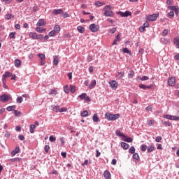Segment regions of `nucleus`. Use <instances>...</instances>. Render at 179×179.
Masks as SVG:
<instances>
[{"label":"nucleus","instance_id":"f704fd0d","mask_svg":"<svg viewBox=\"0 0 179 179\" xmlns=\"http://www.w3.org/2000/svg\"><path fill=\"white\" fill-rule=\"evenodd\" d=\"M161 41L163 43V44H170V41H169L168 39H166L164 38H162L161 39Z\"/></svg>","mask_w":179,"mask_h":179},{"label":"nucleus","instance_id":"774afa93","mask_svg":"<svg viewBox=\"0 0 179 179\" xmlns=\"http://www.w3.org/2000/svg\"><path fill=\"white\" fill-rule=\"evenodd\" d=\"M174 59H175L176 61H179V54L175 55Z\"/></svg>","mask_w":179,"mask_h":179},{"label":"nucleus","instance_id":"864d4df0","mask_svg":"<svg viewBox=\"0 0 179 179\" xmlns=\"http://www.w3.org/2000/svg\"><path fill=\"white\" fill-rule=\"evenodd\" d=\"M54 36H55V31H51L50 32H49V36L50 37H54Z\"/></svg>","mask_w":179,"mask_h":179},{"label":"nucleus","instance_id":"680f3d73","mask_svg":"<svg viewBox=\"0 0 179 179\" xmlns=\"http://www.w3.org/2000/svg\"><path fill=\"white\" fill-rule=\"evenodd\" d=\"M115 31H117V29L116 28H112L110 29L109 33H111V34H114Z\"/></svg>","mask_w":179,"mask_h":179},{"label":"nucleus","instance_id":"2eb2a0df","mask_svg":"<svg viewBox=\"0 0 179 179\" xmlns=\"http://www.w3.org/2000/svg\"><path fill=\"white\" fill-rule=\"evenodd\" d=\"M22 158L16 157V158H12L9 159V162H11L12 163H17L19 162H21Z\"/></svg>","mask_w":179,"mask_h":179},{"label":"nucleus","instance_id":"c9c22d12","mask_svg":"<svg viewBox=\"0 0 179 179\" xmlns=\"http://www.w3.org/2000/svg\"><path fill=\"white\" fill-rule=\"evenodd\" d=\"M129 153H131V155H134V153H135V147L131 146V147L129 149Z\"/></svg>","mask_w":179,"mask_h":179},{"label":"nucleus","instance_id":"6e6d98bb","mask_svg":"<svg viewBox=\"0 0 179 179\" xmlns=\"http://www.w3.org/2000/svg\"><path fill=\"white\" fill-rule=\"evenodd\" d=\"M64 91L68 94L69 93V90L68 89V85L64 87Z\"/></svg>","mask_w":179,"mask_h":179},{"label":"nucleus","instance_id":"9b49d317","mask_svg":"<svg viewBox=\"0 0 179 179\" xmlns=\"http://www.w3.org/2000/svg\"><path fill=\"white\" fill-rule=\"evenodd\" d=\"M104 16L113 17L114 16V13L111 10H106L104 12Z\"/></svg>","mask_w":179,"mask_h":179},{"label":"nucleus","instance_id":"58836bf2","mask_svg":"<svg viewBox=\"0 0 179 179\" xmlns=\"http://www.w3.org/2000/svg\"><path fill=\"white\" fill-rule=\"evenodd\" d=\"M49 94H53V96H57L58 94V92L55 90H50V92Z\"/></svg>","mask_w":179,"mask_h":179},{"label":"nucleus","instance_id":"72a5a7b5","mask_svg":"<svg viewBox=\"0 0 179 179\" xmlns=\"http://www.w3.org/2000/svg\"><path fill=\"white\" fill-rule=\"evenodd\" d=\"M81 117H87L89 115V112L87 110H84L80 114Z\"/></svg>","mask_w":179,"mask_h":179},{"label":"nucleus","instance_id":"a19ab883","mask_svg":"<svg viewBox=\"0 0 179 179\" xmlns=\"http://www.w3.org/2000/svg\"><path fill=\"white\" fill-rule=\"evenodd\" d=\"M86 96H87L86 93H83L82 94L79 95L78 97H80V100H84Z\"/></svg>","mask_w":179,"mask_h":179},{"label":"nucleus","instance_id":"412c9836","mask_svg":"<svg viewBox=\"0 0 179 179\" xmlns=\"http://www.w3.org/2000/svg\"><path fill=\"white\" fill-rule=\"evenodd\" d=\"M51 107L53 111H55L56 113H59V106L53 105Z\"/></svg>","mask_w":179,"mask_h":179},{"label":"nucleus","instance_id":"bf43d9fd","mask_svg":"<svg viewBox=\"0 0 179 179\" xmlns=\"http://www.w3.org/2000/svg\"><path fill=\"white\" fill-rule=\"evenodd\" d=\"M162 136H158L156 137L155 141L156 142H160L162 141Z\"/></svg>","mask_w":179,"mask_h":179},{"label":"nucleus","instance_id":"473e14b6","mask_svg":"<svg viewBox=\"0 0 179 179\" xmlns=\"http://www.w3.org/2000/svg\"><path fill=\"white\" fill-rule=\"evenodd\" d=\"M70 92L71 93H75V92H76V87L73 85H70Z\"/></svg>","mask_w":179,"mask_h":179},{"label":"nucleus","instance_id":"a878e982","mask_svg":"<svg viewBox=\"0 0 179 179\" xmlns=\"http://www.w3.org/2000/svg\"><path fill=\"white\" fill-rule=\"evenodd\" d=\"M77 30H78V31H79V33H85V27H83L82 26H78L77 27Z\"/></svg>","mask_w":179,"mask_h":179},{"label":"nucleus","instance_id":"052dcab7","mask_svg":"<svg viewBox=\"0 0 179 179\" xmlns=\"http://www.w3.org/2000/svg\"><path fill=\"white\" fill-rule=\"evenodd\" d=\"M141 80H149V77L144 76L143 77H141Z\"/></svg>","mask_w":179,"mask_h":179},{"label":"nucleus","instance_id":"4468645a","mask_svg":"<svg viewBox=\"0 0 179 179\" xmlns=\"http://www.w3.org/2000/svg\"><path fill=\"white\" fill-rule=\"evenodd\" d=\"M96 80H92L89 85V89H94V87H96Z\"/></svg>","mask_w":179,"mask_h":179},{"label":"nucleus","instance_id":"a211bd4d","mask_svg":"<svg viewBox=\"0 0 179 179\" xmlns=\"http://www.w3.org/2000/svg\"><path fill=\"white\" fill-rule=\"evenodd\" d=\"M155 149L156 148L154 145H150L147 148L148 153H152V152H153Z\"/></svg>","mask_w":179,"mask_h":179},{"label":"nucleus","instance_id":"603ef678","mask_svg":"<svg viewBox=\"0 0 179 179\" xmlns=\"http://www.w3.org/2000/svg\"><path fill=\"white\" fill-rule=\"evenodd\" d=\"M174 17V11H171L168 13V17Z\"/></svg>","mask_w":179,"mask_h":179},{"label":"nucleus","instance_id":"338daca9","mask_svg":"<svg viewBox=\"0 0 179 179\" xmlns=\"http://www.w3.org/2000/svg\"><path fill=\"white\" fill-rule=\"evenodd\" d=\"M92 59H93V57H92L90 55H89L87 58V62H91Z\"/></svg>","mask_w":179,"mask_h":179},{"label":"nucleus","instance_id":"9d476101","mask_svg":"<svg viewBox=\"0 0 179 179\" xmlns=\"http://www.w3.org/2000/svg\"><path fill=\"white\" fill-rule=\"evenodd\" d=\"M20 148L18 146H17L15 149L11 152V155L16 156V155H17V153H20Z\"/></svg>","mask_w":179,"mask_h":179},{"label":"nucleus","instance_id":"a18cd8bd","mask_svg":"<svg viewBox=\"0 0 179 179\" xmlns=\"http://www.w3.org/2000/svg\"><path fill=\"white\" fill-rule=\"evenodd\" d=\"M14 114L16 117H20V114L22 113L17 110H14Z\"/></svg>","mask_w":179,"mask_h":179},{"label":"nucleus","instance_id":"f03ea898","mask_svg":"<svg viewBox=\"0 0 179 179\" xmlns=\"http://www.w3.org/2000/svg\"><path fill=\"white\" fill-rule=\"evenodd\" d=\"M157 17H159V13L150 15L146 17V19L149 22H155V20H157Z\"/></svg>","mask_w":179,"mask_h":179},{"label":"nucleus","instance_id":"cd10ccee","mask_svg":"<svg viewBox=\"0 0 179 179\" xmlns=\"http://www.w3.org/2000/svg\"><path fill=\"white\" fill-rule=\"evenodd\" d=\"M37 34L34 32L29 33V37L30 38H33V40H36Z\"/></svg>","mask_w":179,"mask_h":179},{"label":"nucleus","instance_id":"e433bc0d","mask_svg":"<svg viewBox=\"0 0 179 179\" xmlns=\"http://www.w3.org/2000/svg\"><path fill=\"white\" fill-rule=\"evenodd\" d=\"M35 128H36L35 124H31V127H30V133L31 134H34V129Z\"/></svg>","mask_w":179,"mask_h":179},{"label":"nucleus","instance_id":"49530a36","mask_svg":"<svg viewBox=\"0 0 179 179\" xmlns=\"http://www.w3.org/2000/svg\"><path fill=\"white\" fill-rule=\"evenodd\" d=\"M49 140L50 142H55V141H57V138L54 137L53 136H50L49 137Z\"/></svg>","mask_w":179,"mask_h":179},{"label":"nucleus","instance_id":"4c0bfd02","mask_svg":"<svg viewBox=\"0 0 179 179\" xmlns=\"http://www.w3.org/2000/svg\"><path fill=\"white\" fill-rule=\"evenodd\" d=\"M104 3L103 2H100L99 1H96L94 3V5L97 7L103 6Z\"/></svg>","mask_w":179,"mask_h":179},{"label":"nucleus","instance_id":"f3484780","mask_svg":"<svg viewBox=\"0 0 179 179\" xmlns=\"http://www.w3.org/2000/svg\"><path fill=\"white\" fill-rule=\"evenodd\" d=\"M121 146H122V148H123V149L124 150H127V149H129V144H128L127 143L122 142L121 143Z\"/></svg>","mask_w":179,"mask_h":179},{"label":"nucleus","instance_id":"e2e57ef3","mask_svg":"<svg viewBox=\"0 0 179 179\" xmlns=\"http://www.w3.org/2000/svg\"><path fill=\"white\" fill-rule=\"evenodd\" d=\"M140 89H143V90H146V85H143V84H141L139 85Z\"/></svg>","mask_w":179,"mask_h":179},{"label":"nucleus","instance_id":"7ed1b4c3","mask_svg":"<svg viewBox=\"0 0 179 179\" xmlns=\"http://www.w3.org/2000/svg\"><path fill=\"white\" fill-rule=\"evenodd\" d=\"M164 118L166 120H171V121H179V117L171 115H164Z\"/></svg>","mask_w":179,"mask_h":179},{"label":"nucleus","instance_id":"c03bdc74","mask_svg":"<svg viewBox=\"0 0 179 179\" xmlns=\"http://www.w3.org/2000/svg\"><path fill=\"white\" fill-rule=\"evenodd\" d=\"M133 159H135L136 160H139V155L134 152L133 154Z\"/></svg>","mask_w":179,"mask_h":179},{"label":"nucleus","instance_id":"ea45409f","mask_svg":"<svg viewBox=\"0 0 179 179\" xmlns=\"http://www.w3.org/2000/svg\"><path fill=\"white\" fill-rule=\"evenodd\" d=\"M123 52L124 54H129V55H131V51H129V50H128L127 48H123Z\"/></svg>","mask_w":179,"mask_h":179},{"label":"nucleus","instance_id":"4d7b16f0","mask_svg":"<svg viewBox=\"0 0 179 179\" xmlns=\"http://www.w3.org/2000/svg\"><path fill=\"white\" fill-rule=\"evenodd\" d=\"M162 124L166 125V127H171V123L170 122H162Z\"/></svg>","mask_w":179,"mask_h":179},{"label":"nucleus","instance_id":"5701e85b","mask_svg":"<svg viewBox=\"0 0 179 179\" xmlns=\"http://www.w3.org/2000/svg\"><path fill=\"white\" fill-rule=\"evenodd\" d=\"M12 76V73L9 71H6L5 73L3 75L2 78H10Z\"/></svg>","mask_w":179,"mask_h":179},{"label":"nucleus","instance_id":"f8f14e48","mask_svg":"<svg viewBox=\"0 0 179 179\" xmlns=\"http://www.w3.org/2000/svg\"><path fill=\"white\" fill-rule=\"evenodd\" d=\"M63 12H64V10H62V9H55V10H53V11H52V13H53V15H61V13H63Z\"/></svg>","mask_w":179,"mask_h":179},{"label":"nucleus","instance_id":"393cba45","mask_svg":"<svg viewBox=\"0 0 179 179\" xmlns=\"http://www.w3.org/2000/svg\"><path fill=\"white\" fill-rule=\"evenodd\" d=\"M173 43L176 45V47L177 48H179V38H175L173 39Z\"/></svg>","mask_w":179,"mask_h":179},{"label":"nucleus","instance_id":"39448f33","mask_svg":"<svg viewBox=\"0 0 179 179\" xmlns=\"http://www.w3.org/2000/svg\"><path fill=\"white\" fill-rule=\"evenodd\" d=\"M0 101H2V103L9 101V96H8L6 94H3V95L0 96Z\"/></svg>","mask_w":179,"mask_h":179},{"label":"nucleus","instance_id":"37998d69","mask_svg":"<svg viewBox=\"0 0 179 179\" xmlns=\"http://www.w3.org/2000/svg\"><path fill=\"white\" fill-rule=\"evenodd\" d=\"M10 38H16V32H11L9 34Z\"/></svg>","mask_w":179,"mask_h":179},{"label":"nucleus","instance_id":"7c9ffc66","mask_svg":"<svg viewBox=\"0 0 179 179\" xmlns=\"http://www.w3.org/2000/svg\"><path fill=\"white\" fill-rule=\"evenodd\" d=\"M45 29H41V27H36V31L38 32V33H43V31H45Z\"/></svg>","mask_w":179,"mask_h":179},{"label":"nucleus","instance_id":"6ab92c4d","mask_svg":"<svg viewBox=\"0 0 179 179\" xmlns=\"http://www.w3.org/2000/svg\"><path fill=\"white\" fill-rule=\"evenodd\" d=\"M92 120L94 122H99V121H100V119H99V115H97V113L94 114Z\"/></svg>","mask_w":179,"mask_h":179},{"label":"nucleus","instance_id":"c756f323","mask_svg":"<svg viewBox=\"0 0 179 179\" xmlns=\"http://www.w3.org/2000/svg\"><path fill=\"white\" fill-rule=\"evenodd\" d=\"M123 141H124V142H128L129 143L132 142L133 139L131 137H127L126 138H123Z\"/></svg>","mask_w":179,"mask_h":179},{"label":"nucleus","instance_id":"f257e3e1","mask_svg":"<svg viewBox=\"0 0 179 179\" xmlns=\"http://www.w3.org/2000/svg\"><path fill=\"white\" fill-rule=\"evenodd\" d=\"M106 120L108 121H115V120H118L120 118V114H111L110 113H106L105 114Z\"/></svg>","mask_w":179,"mask_h":179},{"label":"nucleus","instance_id":"4be33fe9","mask_svg":"<svg viewBox=\"0 0 179 179\" xmlns=\"http://www.w3.org/2000/svg\"><path fill=\"white\" fill-rule=\"evenodd\" d=\"M116 135L117 136H120L121 138H122V139L123 138H127V136L122 134L120 130L116 131Z\"/></svg>","mask_w":179,"mask_h":179},{"label":"nucleus","instance_id":"8fccbe9b","mask_svg":"<svg viewBox=\"0 0 179 179\" xmlns=\"http://www.w3.org/2000/svg\"><path fill=\"white\" fill-rule=\"evenodd\" d=\"M134 75H135V72H134V71H131L130 73L128 74V78L129 79H131V78H132V76H134Z\"/></svg>","mask_w":179,"mask_h":179},{"label":"nucleus","instance_id":"423d86ee","mask_svg":"<svg viewBox=\"0 0 179 179\" xmlns=\"http://www.w3.org/2000/svg\"><path fill=\"white\" fill-rule=\"evenodd\" d=\"M169 86H174L176 85V77H169L168 78Z\"/></svg>","mask_w":179,"mask_h":179},{"label":"nucleus","instance_id":"20e7f679","mask_svg":"<svg viewBox=\"0 0 179 179\" xmlns=\"http://www.w3.org/2000/svg\"><path fill=\"white\" fill-rule=\"evenodd\" d=\"M89 29L92 33H96V31H99V27L96 24H91Z\"/></svg>","mask_w":179,"mask_h":179},{"label":"nucleus","instance_id":"09e8293b","mask_svg":"<svg viewBox=\"0 0 179 179\" xmlns=\"http://www.w3.org/2000/svg\"><path fill=\"white\" fill-rule=\"evenodd\" d=\"M68 111V108H62L59 109V113H66Z\"/></svg>","mask_w":179,"mask_h":179},{"label":"nucleus","instance_id":"aec40b11","mask_svg":"<svg viewBox=\"0 0 179 179\" xmlns=\"http://www.w3.org/2000/svg\"><path fill=\"white\" fill-rule=\"evenodd\" d=\"M53 31H55V33H59V31H61V27H59V25L56 24L54 27Z\"/></svg>","mask_w":179,"mask_h":179},{"label":"nucleus","instance_id":"79ce46f5","mask_svg":"<svg viewBox=\"0 0 179 179\" xmlns=\"http://www.w3.org/2000/svg\"><path fill=\"white\" fill-rule=\"evenodd\" d=\"M15 108H16L15 106H8L7 107V111H13Z\"/></svg>","mask_w":179,"mask_h":179},{"label":"nucleus","instance_id":"13d9d810","mask_svg":"<svg viewBox=\"0 0 179 179\" xmlns=\"http://www.w3.org/2000/svg\"><path fill=\"white\" fill-rule=\"evenodd\" d=\"M62 16L64 18L69 17V14H68L67 12H64V13H62Z\"/></svg>","mask_w":179,"mask_h":179},{"label":"nucleus","instance_id":"6e6552de","mask_svg":"<svg viewBox=\"0 0 179 179\" xmlns=\"http://www.w3.org/2000/svg\"><path fill=\"white\" fill-rule=\"evenodd\" d=\"M118 14L120 15L122 17H128V16H131V15H132L131 11H126L124 13L120 11Z\"/></svg>","mask_w":179,"mask_h":179},{"label":"nucleus","instance_id":"5fc2aeb1","mask_svg":"<svg viewBox=\"0 0 179 179\" xmlns=\"http://www.w3.org/2000/svg\"><path fill=\"white\" fill-rule=\"evenodd\" d=\"M1 2H3V3L9 4L10 2H12L13 0H1Z\"/></svg>","mask_w":179,"mask_h":179},{"label":"nucleus","instance_id":"1a4fd4ad","mask_svg":"<svg viewBox=\"0 0 179 179\" xmlns=\"http://www.w3.org/2000/svg\"><path fill=\"white\" fill-rule=\"evenodd\" d=\"M103 177L105 179H111V173L108 171H105L103 172Z\"/></svg>","mask_w":179,"mask_h":179},{"label":"nucleus","instance_id":"c85d7f7f","mask_svg":"<svg viewBox=\"0 0 179 179\" xmlns=\"http://www.w3.org/2000/svg\"><path fill=\"white\" fill-rule=\"evenodd\" d=\"M38 57L40 58L41 61H44V59H45V55L43 53L38 54Z\"/></svg>","mask_w":179,"mask_h":179},{"label":"nucleus","instance_id":"69168bd1","mask_svg":"<svg viewBox=\"0 0 179 179\" xmlns=\"http://www.w3.org/2000/svg\"><path fill=\"white\" fill-rule=\"evenodd\" d=\"M17 103H22L23 101V98L22 96H19L17 98Z\"/></svg>","mask_w":179,"mask_h":179},{"label":"nucleus","instance_id":"2f4dec72","mask_svg":"<svg viewBox=\"0 0 179 179\" xmlns=\"http://www.w3.org/2000/svg\"><path fill=\"white\" fill-rule=\"evenodd\" d=\"M58 56H55L53 59V65H58Z\"/></svg>","mask_w":179,"mask_h":179},{"label":"nucleus","instance_id":"bb28decb","mask_svg":"<svg viewBox=\"0 0 179 179\" xmlns=\"http://www.w3.org/2000/svg\"><path fill=\"white\" fill-rule=\"evenodd\" d=\"M168 9H169V10H173V12H174L176 9H178V6H168Z\"/></svg>","mask_w":179,"mask_h":179},{"label":"nucleus","instance_id":"de8ad7c7","mask_svg":"<svg viewBox=\"0 0 179 179\" xmlns=\"http://www.w3.org/2000/svg\"><path fill=\"white\" fill-rule=\"evenodd\" d=\"M44 150L46 153H48L49 150H50V145H45L44 147Z\"/></svg>","mask_w":179,"mask_h":179},{"label":"nucleus","instance_id":"ddd939ff","mask_svg":"<svg viewBox=\"0 0 179 179\" xmlns=\"http://www.w3.org/2000/svg\"><path fill=\"white\" fill-rule=\"evenodd\" d=\"M36 25L39 27L45 26V21L44 20V19H41L38 21Z\"/></svg>","mask_w":179,"mask_h":179},{"label":"nucleus","instance_id":"0e129e2a","mask_svg":"<svg viewBox=\"0 0 179 179\" xmlns=\"http://www.w3.org/2000/svg\"><path fill=\"white\" fill-rule=\"evenodd\" d=\"M36 40H43V35H36Z\"/></svg>","mask_w":179,"mask_h":179},{"label":"nucleus","instance_id":"dca6fc26","mask_svg":"<svg viewBox=\"0 0 179 179\" xmlns=\"http://www.w3.org/2000/svg\"><path fill=\"white\" fill-rule=\"evenodd\" d=\"M22 65V61H20V59H15V66H16V68H20Z\"/></svg>","mask_w":179,"mask_h":179},{"label":"nucleus","instance_id":"b1692460","mask_svg":"<svg viewBox=\"0 0 179 179\" xmlns=\"http://www.w3.org/2000/svg\"><path fill=\"white\" fill-rule=\"evenodd\" d=\"M13 17H15V15L12 14H6L5 16V19H6V20H10V19H13Z\"/></svg>","mask_w":179,"mask_h":179},{"label":"nucleus","instance_id":"3c124183","mask_svg":"<svg viewBox=\"0 0 179 179\" xmlns=\"http://www.w3.org/2000/svg\"><path fill=\"white\" fill-rule=\"evenodd\" d=\"M146 149H148V146H146V145H141L142 152H146Z\"/></svg>","mask_w":179,"mask_h":179},{"label":"nucleus","instance_id":"0eeeda50","mask_svg":"<svg viewBox=\"0 0 179 179\" xmlns=\"http://www.w3.org/2000/svg\"><path fill=\"white\" fill-rule=\"evenodd\" d=\"M109 85H110V87L113 90H115V89H117V87H118V83L116 80L110 81Z\"/></svg>","mask_w":179,"mask_h":179}]
</instances>
